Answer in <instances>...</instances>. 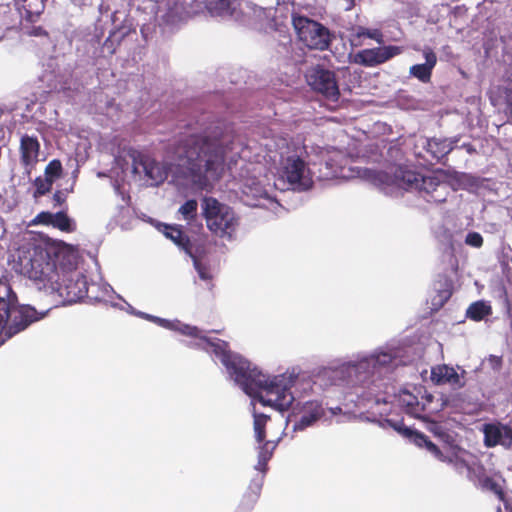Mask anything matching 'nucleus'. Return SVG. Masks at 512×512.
Masks as SVG:
<instances>
[{"label": "nucleus", "instance_id": "obj_1", "mask_svg": "<svg viewBox=\"0 0 512 512\" xmlns=\"http://www.w3.org/2000/svg\"><path fill=\"white\" fill-rule=\"evenodd\" d=\"M202 341L211 348L225 366L234 381L243 391L252 397H259L264 405L275 407L285 411L290 408L294 401L289 391V381L284 375L270 378L263 374L251 362L239 354L233 353L228 342L219 338H202Z\"/></svg>", "mask_w": 512, "mask_h": 512}, {"label": "nucleus", "instance_id": "obj_2", "mask_svg": "<svg viewBox=\"0 0 512 512\" xmlns=\"http://www.w3.org/2000/svg\"><path fill=\"white\" fill-rule=\"evenodd\" d=\"M174 153L184 178L201 190L219 181L224 174L227 148L219 127L183 138Z\"/></svg>", "mask_w": 512, "mask_h": 512}, {"label": "nucleus", "instance_id": "obj_3", "mask_svg": "<svg viewBox=\"0 0 512 512\" xmlns=\"http://www.w3.org/2000/svg\"><path fill=\"white\" fill-rule=\"evenodd\" d=\"M62 254L58 246L50 244H23L18 250V259L15 270L34 281L40 289H49L58 292L70 301L75 302L84 297V291L72 290L71 284L63 287L59 283L57 262Z\"/></svg>", "mask_w": 512, "mask_h": 512}, {"label": "nucleus", "instance_id": "obj_4", "mask_svg": "<svg viewBox=\"0 0 512 512\" xmlns=\"http://www.w3.org/2000/svg\"><path fill=\"white\" fill-rule=\"evenodd\" d=\"M49 309L38 312L29 305L17 306V295L11 286L0 281V346L46 316Z\"/></svg>", "mask_w": 512, "mask_h": 512}, {"label": "nucleus", "instance_id": "obj_5", "mask_svg": "<svg viewBox=\"0 0 512 512\" xmlns=\"http://www.w3.org/2000/svg\"><path fill=\"white\" fill-rule=\"evenodd\" d=\"M395 184L405 190H415L427 202L441 204L447 200L449 187L434 174L423 175L399 166L394 171Z\"/></svg>", "mask_w": 512, "mask_h": 512}, {"label": "nucleus", "instance_id": "obj_6", "mask_svg": "<svg viewBox=\"0 0 512 512\" xmlns=\"http://www.w3.org/2000/svg\"><path fill=\"white\" fill-rule=\"evenodd\" d=\"M203 217L207 228L220 238H231L239 224L233 209L216 198L205 197L202 201Z\"/></svg>", "mask_w": 512, "mask_h": 512}, {"label": "nucleus", "instance_id": "obj_7", "mask_svg": "<svg viewBox=\"0 0 512 512\" xmlns=\"http://www.w3.org/2000/svg\"><path fill=\"white\" fill-rule=\"evenodd\" d=\"M292 24L299 42L310 50L325 51L333 39L331 31L318 21L293 14Z\"/></svg>", "mask_w": 512, "mask_h": 512}, {"label": "nucleus", "instance_id": "obj_8", "mask_svg": "<svg viewBox=\"0 0 512 512\" xmlns=\"http://www.w3.org/2000/svg\"><path fill=\"white\" fill-rule=\"evenodd\" d=\"M129 156L132 159L133 170L138 172L142 168L144 175L151 181V185L158 186L168 177L170 166L156 161L150 155L139 150H131Z\"/></svg>", "mask_w": 512, "mask_h": 512}, {"label": "nucleus", "instance_id": "obj_9", "mask_svg": "<svg viewBox=\"0 0 512 512\" xmlns=\"http://www.w3.org/2000/svg\"><path fill=\"white\" fill-rule=\"evenodd\" d=\"M402 53V48L395 45L368 48L354 55V62L365 67H376L386 63Z\"/></svg>", "mask_w": 512, "mask_h": 512}, {"label": "nucleus", "instance_id": "obj_10", "mask_svg": "<svg viewBox=\"0 0 512 512\" xmlns=\"http://www.w3.org/2000/svg\"><path fill=\"white\" fill-rule=\"evenodd\" d=\"M283 176L290 185L299 190H306L312 184L307 165L298 156L287 157L283 167Z\"/></svg>", "mask_w": 512, "mask_h": 512}, {"label": "nucleus", "instance_id": "obj_11", "mask_svg": "<svg viewBox=\"0 0 512 512\" xmlns=\"http://www.w3.org/2000/svg\"><path fill=\"white\" fill-rule=\"evenodd\" d=\"M309 85L326 99L337 101L340 92L334 72L325 69H315L308 75Z\"/></svg>", "mask_w": 512, "mask_h": 512}, {"label": "nucleus", "instance_id": "obj_12", "mask_svg": "<svg viewBox=\"0 0 512 512\" xmlns=\"http://www.w3.org/2000/svg\"><path fill=\"white\" fill-rule=\"evenodd\" d=\"M484 445L487 448L501 445L509 448L512 446V427L501 422L485 423L482 427Z\"/></svg>", "mask_w": 512, "mask_h": 512}, {"label": "nucleus", "instance_id": "obj_13", "mask_svg": "<svg viewBox=\"0 0 512 512\" xmlns=\"http://www.w3.org/2000/svg\"><path fill=\"white\" fill-rule=\"evenodd\" d=\"M40 147L37 137L28 134L21 136L19 145L20 163L28 177H30L32 170L39 161Z\"/></svg>", "mask_w": 512, "mask_h": 512}, {"label": "nucleus", "instance_id": "obj_14", "mask_svg": "<svg viewBox=\"0 0 512 512\" xmlns=\"http://www.w3.org/2000/svg\"><path fill=\"white\" fill-rule=\"evenodd\" d=\"M460 370L459 373L447 364L437 365L431 369V380L436 385H449L453 389H461L466 385L467 372L463 368Z\"/></svg>", "mask_w": 512, "mask_h": 512}, {"label": "nucleus", "instance_id": "obj_15", "mask_svg": "<svg viewBox=\"0 0 512 512\" xmlns=\"http://www.w3.org/2000/svg\"><path fill=\"white\" fill-rule=\"evenodd\" d=\"M47 0H13L17 11L29 23H35L45 10Z\"/></svg>", "mask_w": 512, "mask_h": 512}, {"label": "nucleus", "instance_id": "obj_16", "mask_svg": "<svg viewBox=\"0 0 512 512\" xmlns=\"http://www.w3.org/2000/svg\"><path fill=\"white\" fill-rule=\"evenodd\" d=\"M424 58L426 60L423 64H416L410 67V75L417 78L422 83H429L432 76V71L437 63V56L431 48L423 50Z\"/></svg>", "mask_w": 512, "mask_h": 512}, {"label": "nucleus", "instance_id": "obj_17", "mask_svg": "<svg viewBox=\"0 0 512 512\" xmlns=\"http://www.w3.org/2000/svg\"><path fill=\"white\" fill-rule=\"evenodd\" d=\"M161 227L162 229H160V231L165 235L166 238L173 241V243L176 244L187 255H192V250H194L193 245L189 236L184 233L182 226L161 224Z\"/></svg>", "mask_w": 512, "mask_h": 512}, {"label": "nucleus", "instance_id": "obj_18", "mask_svg": "<svg viewBox=\"0 0 512 512\" xmlns=\"http://www.w3.org/2000/svg\"><path fill=\"white\" fill-rule=\"evenodd\" d=\"M324 415V409L317 401L306 402L303 407V414L299 421L294 424V430H303L312 425Z\"/></svg>", "mask_w": 512, "mask_h": 512}, {"label": "nucleus", "instance_id": "obj_19", "mask_svg": "<svg viewBox=\"0 0 512 512\" xmlns=\"http://www.w3.org/2000/svg\"><path fill=\"white\" fill-rule=\"evenodd\" d=\"M385 422L387 425L391 428H393L395 431H397L399 434L403 435L404 437L410 439L415 445L418 447H424L426 441L428 440V436L425 434L414 431L409 427H406L404 425L403 419H392L388 418L385 419Z\"/></svg>", "mask_w": 512, "mask_h": 512}, {"label": "nucleus", "instance_id": "obj_20", "mask_svg": "<svg viewBox=\"0 0 512 512\" xmlns=\"http://www.w3.org/2000/svg\"><path fill=\"white\" fill-rule=\"evenodd\" d=\"M453 149V142L447 139L431 138L427 140L426 150L437 161L447 156Z\"/></svg>", "mask_w": 512, "mask_h": 512}, {"label": "nucleus", "instance_id": "obj_21", "mask_svg": "<svg viewBox=\"0 0 512 512\" xmlns=\"http://www.w3.org/2000/svg\"><path fill=\"white\" fill-rule=\"evenodd\" d=\"M399 403L405 412L415 418H421L422 412L425 407L421 404L414 394L404 391L400 394Z\"/></svg>", "mask_w": 512, "mask_h": 512}, {"label": "nucleus", "instance_id": "obj_22", "mask_svg": "<svg viewBox=\"0 0 512 512\" xmlns=\"http://www.w3.org/2000/svg\"><path fill=\"white\" fill-rule=\"evenodd\" d=\"M261 489H262V484L260 481L253 480L250 483L248 489L244 493V495L241 499V502H240V508L243 511H248L251 508H253V506L255 505V503L257 502V500L260 496Z\"/></svg>", "mask_w": 512, "mask_h": 512}, {"label": "nucleus", "instance_id": "obj_23", "mask_svg": "<svg viewBox=\"0 0 512 512\" xmlns=\"http://www.w3.org/2000/svg\"><path fill=\"white\" fill-rule=\"evenodd\" d=\"M479 484L483 490L493 492L499 501L507 504V497L504 486L498 482L495 478L490 476L479 477Z\"/></svg>", "mask_w": 512, "mask_h": 512}, {"label": "nucleus", "instance_id": "obj_24", "mask_svg": "<svg viewBox=\"0 0 512 512\" xmlns=\"http://www.w3.org/2000/svg\"><path fill=\"white\" fill-rule=\"evenodd\" d=\"M491 313L492 308L490 305H487L483 301H476L468 307L466 315L471 320L481 321Z\"/></svg>", "mask_w": 512, "mask_h": 512}, {"label": "nucleus", "instance_id": "obj_25", "mask_svg": "<svg viewBox=\"0 0 512 512\" xmlns=\"http://www.w3.org/2000/svg\"><path fill=\"white\" fill-rule=\"evenodd\" d=\"M353 37L355 40H358V44H362V38H369L375 40L378 44H382L384 42V35L380 29H369L363 26H357L354 29Z\"/></svg>", "mask_w": 512, "mask_h": 512}, {"label": "nucleus", "instance_id": "obj_26", "mask_svg": "<svg viewBox=\"0 0 512 512\" xmlns=\"http://www.w3.org/2000/svg\"><path fill=\"white\" fill-rule=\"evenodd\" d=\"M52 227L66 233L74 232L76 229L75 223L64 211L54 213Z\"/></svg>", "mask_w": 512, "mask_h": 512}, {"label": "nucleus", "instance_id": "obj_27", "mask_svg": "<svg viewBox=\"0 0 512 512\" xmlns=\"http://www.w3.org/2000/svg\"><path fill=\"white\" fill-rule=\"evenodd\" d=\"M33 185L35 187L33 197L34 199H38L51 191L53 182L45 176H38L34 179Z\"/></svg>", "mask_w": 512, "mask_h": 512}, {"label": "nucleus", "instance_id": "obj_28", "mask_svg": "<svg viewBox=\"0 0 512 512\" xmlns=\"http://www.w3.org/2000/svg\"><path fill=\"white\" fill-rule=\"evenodd\" d=\"M269 419H270V417L265 414H255L254 415L255 437L259 443H262L265 441V438H266L265 428H266L267 421Z\"/></svg>", "mask_w": 512, "mask_h": 512}, {"label": "nucleus", "instance_id": "obj_29", "mask_svg": "<svg viewBox=\"0 0 512 512\" xmlns=\"http://www.w3.org/2000/svg\"><path fill=\"white\" fill-rule=\"evenodd\" d=\"M63 175V166L59 159L51 160L45 167L44 176L53 183Z\"/></svg>", "mask_w": 512, "mask_h": 512}, {"label": "nucleus", "instance_id": "obj_30", "mask_svg": "<svg viewBox=\"0 0 512 512\" xmlns=\"http://www.w3.org/2000/svg\"><path fill=\"white\" fill-rule=\"evenodd\" d=\"M188 256L192 259L194 268L196 269L199 277L202 280H210L212 276L210 274L209 267L206 264L202 263L199 255L197 254V251L192 250V255Z\"/></svg>", "mask_w": 512, "mask_h": 512}, {"label": "nucleus", "instance_id": "obj_31", "mask_svg": "<svg viewBox=\"0 0 512 512\" xmlns=\"http://www.w3.org/2000/svg\"><path fill=\"white\" fill-rule=\"evenodd\" d=\"M233 1L234 0H207V8L211 13L221 15L230 10Z\"/></svg>", "mask_w": 512, "mask_h": 512}, {"label": "nucleus", "instance_id": "obj_32", "mask_svg": "<svg viewBox=\"0 0 512 512\" xmlns=\"http://www.w3.org/2000/svg\"><path fill=\"white\" fill-rule=\"evenodd\" d=\"M198 203L195 199L187 200L181 207L179 208V213L183 216V218L187 221H192L197 216Z\"/></svg>", "mask_w": 512, "mask_h": 512}, {"label": "nucleus", "instance_id": "obj_33", "mask_svg": "<svg viewBox=\"0 0 512 512\" xmlns=\"http://www.w3.org/2000/svg\"><path fill=\"white\" fill-rule=\"evenodd\" d=\"M270 442L266 441L261 447L258 455V465L257 468L260 471H265L267 462L272 456V450L269 448Z\"/></svg>", "mask_w": 512, "mask_h": 512}, {"label": "nucleus", "instance_id": "obj_34", "mask_svg": "<svg viewBox=\"0 0 512 512\" xmlns=\"http://www.w3.org/2000/svg\"><path fill=\"white\" fill-rule=\"evenodd\" d=\"M393 357L390 353L382 352L377 355H372L369 359H367L366 363L368 365H372L373 368L377 366H386L391 364Z\"/></svg>", "mask_w": 512, "mask_h": 512}, {"label": "nucleus", "instance_id": "obj_35", "mask_svg": "<svg viewBox=\"0 0 512 512\" xmlns=\"http://www.w3.org/2000/svg\"><path fill=\"white\" fill-rule=\"evenodd\" d=\"M177 325L179 327L175 326L174 329L178 330L180 333H182L184 335L199 338L201 341H202V338L205 337V336L201 335V331L196 326H190L187 324H180V323H178Z\"/></svg>", "mask_w": 512, "mask_h": 512}, {"label": "nucleus", "instance_id": "obj_36", "mask_svg": "<svg viewBox=\"0 0 512 512\" xmlns=\"http://www.w3.org/2000/svg\"><path fill=\"white\" fill-rule=\"evenodd\" d=\"M53 215L49 211H42L36 215V217L32 220V224L34 225H45L52 226L53 223Z\"/></svg>", "mask_w": 512, "mask_h": 512}, {"label": "nucleus", "instance_id": "obj_37", "mask_svg": "<svg viewBox=\"0 0 512 512\" xmlns=\"http://www.w3.org/2000/svg\"><path fill=\"white\" fill-rule=\"evenodd\" d=\"M483 242V237L478 232H469L465 238V243L475 248H480L483 245Z\"/></svg>", "mask_w": 512, "mask_h": 512}, {"label": "nucleus", "instance_id": "obj_38", "mask_svg": "<svg viewBox=\"0 0 512 512\" xmlns=\"http://www.w3.org/2000/svg\"><path fill=\"white\" fill-rule=\"evenodd\" d=\"M424 448H426L438 460L442 462L447 461V457L441 452L439 447L436 444H434L429 438L426 441Z\"/></svg>", "mask_w": 512, "mask_h": 512}, {"label": "nucleus", "instance_id": "obj_39", "mask_svg": "<svg viewBox=\"0 0 512 512\" xmlns=\"http://www.w3.org/2000/svg\"><path fill=\"white\" fill-rule=\"evenodd\" d=\"M116 34L113 32L109 35V37L104 41L103 47L106 48L111 54H114L116 51V45L114 44L112 37Z\"/></svg>", "mask_w": 512, "mask_h": 512}, {"label": "nucleus", "instance_id": "obj_40", "mask_svg": "<svg viewBox=\"0 0 512 512\" xmlns=\"http://www.w3.org/2000/svg\"><path fill=\"white\" fill-rule=\"evenodd\" d=\"M151 319L158 323L159 325H161L162 327L164 328H168V329H174L175 328V324L172 323L171 321L167 320V319H162V318H159V317H151Z\"/></svg>", "mask_w": 512, "mask_h": 512}, {"label": "nucleus", "instance_id": "obj_41", "mask_svg": "<svg viewBox=\"0 0 512 512\" xmlns=\"http://www.w3.org/2000/svg\"><path fill=\"white\" fill-rule=\"evenodd\" d=\"M53 200L56 205H62L66 201V195L62 191L57 190L53 194Z\"/></svg>", "mask_w": 512, "mask_h": 512}, {"label": "nucleus", "instance_id": "obj_42", "mask_svg": "<svg viewBox=\"0 0 512 512\" xmlns=\"http://www.w3.org/2000/svg\"><path fill=\"white\" fill-rule=\"evenodd\" d=\"M31 35H34V36H43V35H47V32L44 30L43 27L41 26H38V27H34L31 31Z\"/></svg>", "mask_w": 512, "mask_h": 512}, {"label": "nucleus", "instance_id": "obj_43", "mask_svg": "<svg viewBox=\"0 0 512 512\" xmlns=\"http://www.w3.org/2000/svg\"><path fill=\"white\" fill-rule=\"evenodd\" d=\"M451 286H452V284L450 283V284H448V288L447 289L440 291L441 297H443L445 300H447L451 296V294H452Z\"/></svg>", "mask_w": 512, "mask_h": 512}, {"label": "nucleus", "instance_id": "obj_44", "mask_svg": "<svg viewBox=\"0 0 512 512\" xmlns=\"http://www.w3.org/2000/svg\"><path fill=\"white\" fill-rule=\"evenodd\" d=\"M496 512H502V508L500 506L497 507Z\"/></svg>", "mask_w": 512, "mask_h": 512}]
</instances>
